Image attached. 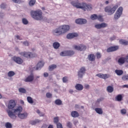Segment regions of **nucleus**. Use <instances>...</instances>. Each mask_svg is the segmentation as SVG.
Wrapping results in <instances>:
<instances>
[{
	"instance_id": "f257e3e1",
	"label": "nucleus",
	"mask_w": 128,
	"mask_h": 128,
	"mask_svg": "<svg viewBox=\"0 0 128 128\" xmlns=\"http://www.w3.org/2000/svg\"><path fill=\"white\" fill-rule=\"evenodd\" d=\"M22 112V107L20 106L15 109L14 112L10 110H7L8 116H10V118H12V120H16V116H18V118L22 120L26 118H28V114L27 112L20 114Z\"/></svg>"
},
{
	"instance_id": "f03ea898",
	"label": "nucleus",
	"mask_w": 128,
	"mask_h": 128,
	"mask_svg": "<svg viewBox=\"0 0 128 128\" xmlns=\"http://www.w3.org/2000/svg\"><path fill=\"white\" fill-rule=\"evenodd\" d=\"M71 4H72L73 6H75L76 8H80L82 10H84V12H86V10H92V5L86 2L80 3L78 1H72Z\"/></svg>"
},
{
	"instance_id": "7ed1b4c3",
	"label": "nucleus",
	"mask_w": 128,
	"mask_h": 128,
	"mask_svg": "<svg viewBox=\"0 0 128 128\" xmlns=\"http://www.w3.org/2000/svg\"><path fill=\"white\" fill-rule=\"evenodd\" d=\"M70 30V26L62 25L52 30L54 36H60L62 34H66Z\"/></svg>"
},
{
	"instance_id": "20e7f679",
	"label": "nucleus",
	"mask_w": 128,
	"mask_h": 128,
	"mask_svg": "<svg viewBox=\"0 0 128 128\" xmlns=\"http://www.w3.org/2000/svg\"><path fill=\"white\" fill-rule=\"evenodd\" d=\"M30 14L32 18L34 20H41L44 18V17H42V12L40 10L35 11L32 10Z\"/></svg>"
},
{
	"instance_id": "39448f33",
	"label": "nucleus",
	"mask_w": 128,
	"mask_h": 128,
	"mask_svg": "<svg viewBox=\"0 0 128 128\" xmlns=\"http://www.w3.org/2000/svg\"><path fill=\"white\" fill-rule=\"evenodd\" d=\"M118 8V6L117 4L115 5L113 7L108 6L104 8V11L106 12H108L109 16H112V14H114V12Z\"/></svg>"
},
{
	"instance_id": "423d86ee",
	"label": "nucleus",
	"mask_w": 128,
	"mask_h": 128,
	"mask_svg": "<svg viewBox=\"0 0 128 128\" xmlns=\"http://www.w3.org/2000/svg\"><path fill=\"white\" fill-rule=\"evenodd\" d=\"M19 54H20V56H24L25 58H30L38 56L36 54H32L30 52H20L19 53Z\"/></svg>"
},
{
	"instance_id": "0eeeda50",
	"label": "nucleus",
	"mask_w": 128,
	"mask_h": 128,
	"mask_svg": "<svg viewBox=\"0 0 128 128\" xmlns=\"http://www.w3.org/2000/svg\"><path fill=\"white\" fill-rule=\"evenodd\" d=\"M122 10H123V8H122V6H120L118 9L116 14L114 15V18H115V20H118V18H120V16L122 14Z\"/></svg>"
},
{
	"instance_id": "6e6552de",
	"label": "nucleus",
	"mask_w": 128,
	"mask_h": 128,
	"mask_svg": "<svg viewBox=\"0 0 128 128\" xmlns=\"http://www.w3.org/2000/svg\"><path fill=\"white\" fill-rule=\"evenodd\" d=\"M74 52L73 50H66L60 53V56H74Z\"/></svg>"
},
{
	"instance_id": "1a4fd4ad",
	"label": "nucleus",
	"mask_w": 128,
	"mask_h": 128,
	"mask_svg": "<svg viewBox=\"0 0 128 128\" xmlns=\"http://www.w3.org/2000/svg\"><path fill=\"white\" fill-rule=\"evenodd\" d=\"M86 68L84 67H82L80 70L78 72V78H82V76L84 75V74H86Z\"/></svg>"
},
{
	"instance_id": "9d476101",
	"label": "nucleus",
	"mask_w": 128,
	"mask_h": 128,
	"mask_svg": "<svg viewBox=\"0 0 128 128\" xmlns=\"http://www.w3.org/2000/svg\"><path fill=\"white\" fill-rule=\"evenodd\" d=\"M74 48L76 50H86V46L84 44H80V46L74 45Z\"/></svg>"
},
{
	"instance_id": "9b49d317",
	"label": "nucleus",
	"mask_w": 128,
	"mask_h": 128,
	"mask_svg": "<svg viewBox=\"0 0 128 128\" xmlns=\"http://www.w3.org/2000/svg\"><path fill=\"white\" fill-rule=\"evenodd\" d=\"M16 106V101L14 100H11L8 102V110H12V108H14Z\"/></svg>"
},
{
	"instance_id": "f8f14e48",
	"label": "nucleus",
	"mask_w": 128,
	"mask_h": 128,
	"mask_svg": "<svg viewBox=\"0 0 128 128\" xmlns=\"http://www.w3.org/2000/svg\"><path fill=\"white\" fill-rule=\"evenodd\" d=\"M96 76H98L100 78H103V80H106L110 78V75L109 74H96Z\"/></svg>"
},
{
	"instance_id": "ddd939ff",
	"label": "nucleus",
	"mask_w": 128,
	"mask_h": 128,
	"mask_svg": "<svg viewBox=\"0 0 128 128\" xmlns=\"http://www.w3.org/2000/svg\"><path fill=\"white\" fill-rule=\"evenodd\" d=\"M12 60L16 64H22L24 62V60L20 57L14 56L12 58Z\"/></svg>"
},
{
	"instance_id": "4468645a",
	"label": "nucleus",
	"mask_w": 128,
	"mask_h": 128,
	"mask_svg": "<svg viewBox=\"0 0 128 128\" xmlns=\"http://www.w3.org/2000/svg\"><path fill=\"white\" fill-rule=\"evenodd\" d=\"M118 46H112L106 50L107 52H116V50H118Z\"/></svg>"
},
{
	"instance_id": "2eb2a0df",
	"label": "nucleus",
	"mask_w": 128,
	"mask_h": 128,
	"mask_svg": "<svg viewBox=\"0 0 128 128\" xmlns=\"http://www.w3.org/2000/svg\"><path fill=\"white\" fill-rule=\"evenodd\" d=\"M76 22L78 24H86L87 21L86 19L78 18L76 20Z\"/></svg>"
},
{
	"instance_id": "dca6fc26",
	"label": "nucleus",
	"mask_w": 128,
	"mask_h": 128,
	"mask_svg": "<svg viewBox=\"0 0 128 128\" xmlns=\"http://www.w3.org/2000/svg\"><path fill=\"white\" fill-rule=\"evenodd\" d=\"M94 26L96 28L100 29V28H106V26H108V24L104 22H103L100 24H96Z\"/></svg>"
},
{
	"instance_id": "f3484780",
	"label": "nucleus",
	"mask_w": 128,
	"mask_h": 128,
	"mask_svg": "<svg viewBox=\"0 0 128 128\" xmlns=\"http://www.w3.org/2000/svg\"><path fill=\"white\" fill-rule=\"evenodd\" d=\"M34 75H30L24 80V82H30L34 80Z\"/></svg>"
},
{
	"instance_id": "a211bd4d",
	"label": "nucleus",
	"mask_w": 128,
	"mask_h": 128,
	"mask_svg": "<svg viewBox=\"0 0 128 128\" xmlns=\"http://www.w3.org/2000/svg\"><path fill=\"white\" fill-rule=\"evenodd\" d=\"M78 34L76 33H70L67 34L66 38L68 39L74 38H76Z\"/></svg>"
},
{
	"instance_id": "6ab92c4d",
	"label": "nucleus",
	"mask_w": 128,
	"mask_h": 128,
	"mask_svg": "<svg viewBox=\"0 0 128 128\" xmlns=\"http://www.w3.org/2000/svg\"><path fill=\"white\" fill-rule=\"evenodd\" d=\"M126 58H124V57H121L118 60V63L119 64L122 65V64H124V62H126Z\"/></svg>"
},
{
	"instance_id": "aec40b11",
	"label": "nucleus",
	"mask_w": 128,
	"mask_h": 128,
	"mask_svg": "<svg viewBox=\"0 0 128 128\" xmlns=\"http://www.w3.org/2000/svg\"><path fill=\"white\" fill-rule=\"evenodd\" d=\"M88 60L90 62H94V60H96V56H94V54H90L88 56Z\"/></svg>"
},
{
	"instance_id": "412c9836",
	"label": "nucleus",
	"mask_w": 128,
	"mask_h": 128,
	"mask_svg": "<svg viewBox=\"0 0 128 128\" xmlns=\"http://www.w3.org/2000/svg\"><path fill=\"white\" fill-rule=\"evenodd\" d=\"M44 62L41 61L38 64H37V67L36 68V70H38V68H42L44 66Z\"/></svg>"
},
{
	"instance_id": "4be33fe9",
	"label": "nucleus",
	"mask_w": 128,
	"mask_h": 128,
	"mask_svg": "<svg viewBox=\"0 0 128 128\" xmlns=\"http://www.w3.org/2000/svg\"><path fill=\"white\" fill-rule=\"evenodd\" d=\"M71 116L72 118H78L80 114L76 111H72L71 112Z\"/></svg>"
},
{
	"instance_id": "5701e85b",
	"label": "nucleus",
	"mask_w": 128,
	"mask_h": 128,
	"mask_svg": "<svg viewBox=\"0 0 128 128\" xmlns=\"http://www.w3.org/2000/svg\"><path fill=\"white\" fill-rule=\"evenodd\" d=\"M75 88L77 90H84V86H82L81 84H76Z\"/></svg>"
},
{
	"instance_id": "b1692460",
	"label": "nucleus",
	"mask_w": 128,
	"mask_h": 128,
	"mask_svg": "<svg viewBox=\"0 0 128 128\" xmlns=\"http://www.w3.org/2000/svg\"><path fill=\"white\" fill-rule=\"evenodd\" d=\"M115 73L117 76H122L124 74V71L120 70H115Z\"/></svg>"
},
{
	"instance_id": "393cba45",
	"label": "nucleus",
	"mask_w": 128,
	"mask_h": 128,
	"mask_svg": "<svg viewBox=\"0 0 128 128\" xmlns=\"http://www.w3.org/2000/svg\"><path fill=\"white\" fill-rule=\"evenodd\" d=\"M40 122V120H31L30 122V124H32V126H34V124H38V122Z\"/></svg>"
},
{
	"instance_id": "a878e982",
	"label": "nucleus",
	"mask_w": 128,
	"mask_h": 128,
	"mask_svg": "<svg viewBox=\"0 0 128 128\" xmlns=\"http://www.w3.org/2000/svg\"><path fill=\"white\" fill-rule=\"evenodd\" d=\"M52 46L56 50H58V48H60V43H58V42H54L53 43Z\"/></svg>"
},
{
	"instance_id": "bb28decb",
	"label": "nucleus",
	"mask_w": 128,
	"mask_h": 128,
	"mask_svg": "<svg viewBox=\"0 0 128 128\" xmlns=\"http://www.w3.org/2000/svg\"><path fill=\"white\" fill-rule=\"evenodd\" d=\"M95 111L98 114H102V108H96Z\"/></svg>"
},
{
	"instance_id": "cd10ccee",
	"label": "nucleus",
	"mask_w": 128,
	"mask_h": 128,
	"mask_svg": "<svg viewBox=\"0 0 128 128\" xmlns=\"http://www.w3.org/2000/svg\"><path fill=\"white\" fill-rule=\"evenodd\" d=\"M115 98L117 102H121V100H122V94H118Z\"/></svg>"
},
{
	"instance_id": "c85d7f7f",
	"label": "nucleus",
	"mask_w": 128,
	"mask_h": 128,
	"mask_svg": "<svg viewBox=\"0 0 128 128\" xmlns=\"http://www.w3.org/2000/svg\"><path fill=\"white\" fill-rule=\"evenodd\" d=\"M120 42L121 44H124V46H128V42L124 40L121 39L120 40Z\"/></svg>"
},
{
	"instance_id": "c756f323",
	"label": "nucleus",
	"mask_w": 128,
	"mask_h": 128,
	"mask_svg": "<svg viewBox=\"0 0 128 128\" xmlns=\"http://www.w3.org/2000/svg\"><path fill=\"white\" fill-rule=\"evenodd\" d=\"M54 104L57 106H62V102L60 99H57L55 100Z\"/></svg>"
},
{
	"instance_id": "7c9ffc66",
	"label": "nucleus",
	"mask_w": 128,
	"mask_h": 128,
	"mask_svg": "<svg viewBox=\"0 0 128 128\" xmlns=\"http://www.w3.org/2000/svg\"><path fill=\"white\" fill-rule=\"evenodd\" d=\"M106 90L108 92H114V88H112V86H108Z\"/></svg>"
},
{
	"instance_id": "2f4dec72",
	"label": "nucleus",
	"mask_w": 128,
	"mask_h": 128,
	"mask_svg": "<svg viewBox=\"0 0 128 128\" xmlns=\"http://www.w3.org/2000/svg\"><path fill=\"white\" fill-rule=\"evenodd\" d=\"M14 74H16V73L13 71H10L8 73V76L9 78H12V76H14Z\"/></svg>"
},
{
	"instance_id": "473e14b6",
	"label": "nucleus",
	"mask_w": 128,
	"mask_h": 128,
	"mask_svg": "<svg viewBox=\"0 0 128 128\" xmlns=\"http://www.w3.org/2000/svg\"><path fill=\"white\" fill-rule=\"evenodd\" d=\"M54 68H56V64H52L49 66V70H54Z\"/></svg>"
},
{
	"instance_id": "72a5a7b5",
	"label": "nucleus",
	"mask_w": 128,
	"mask_h": 128,
	"mask_svg": "<svg viewBox=\"0 0 128 128\" xmlns=\"http://www.w3.org/2000/svg\"><path fill=\"white\" fill-rule=\"evenodd\" d=\"M27 100L29 104H34V100H32V98L30 96L27 97Z\"/></svg>"
},
{
	"instance_id": "f704fd0d",
	"label": "nucleus",
	"mask_w": 128,
	"mask_h": 128,
	"mask_svg": "<svg viewBox=\"0 0 128 128\" xmlns=\"http://www.w3.org/2000/svg\"><path fill=\"white\" fill-rule=\"evenodd\" d=\"M5 126L6 128H12V124L8 122L5 124Z\"/></svg>"
},
{
	"instance_id": "c9c22d12",
	"label": "nucleus",
	"mask_w": 128,
	"mask_h": 128,
	"mask_svg": "<svg viewBox=\"0 0 128 128\" xmlns=\"http://www.w3.org/2000/svg\"><path fill=\"white\" fill-rule=\"evenodd\" d=\"M34 4H36V0H30L29 6H34Z\"/></svg>"
},
{
	"instance_id": "e433bc0d",
	"label": "nucleus",
	"mask_w": 128,
	"mask_h": 128,
	"mask_svg": "<svg viewBox=\"0 0 128 128\" xmlns=\"http://www.w3.org/2000/svg\"><path fill=\"white\" fill-rule=\"evenodd\" d=\"M91 20H98V15L96 14H94L91 16H90Z\"/></svg>"
},
{
	"instance_id": "4c0bfd02",
	"label": "nucleus",
	"mask_w": 128,
	"mask_h": 128,
	"mask_svg": "<svg viewBox=\"0 0 128 128\" xmlns=\"http://www.w3.org/2000/svg\"><path fill=\"white\" fill-rule=\"evenodd\" d=\"M18 90L20 92H22V94H26V90L24 88H20Z\"/></svg>"
},
{
	"instance_id": "58836bf2",
	"label": "nucleus",
	"mask_w": 128,
	"mask_h": 128,
	"mask_svg": "<svg viewBox=\"0 0 128 128\" xmlns=\"http://www.w3.org/2000/svg\"><path fill=\"white\" fill-rule=\"evenodd\" d=\"M122 80H128V74L123 76L122 78Z\"/></svg>"
},
{
	"instance_id": "ea45409f",
	"label": "nucleus",
	"mask_w": 128,
	"mask_h": 128,
	"mask_svg": "<svg viewBox=\"0 0 128 128\" xmlns=\"http://www.w3.org/2000/svg\"><path fill=\"white\" fill-rule=\"evenodd\" d=\"M36 112L39 114L40 116H44V114L40 112V111L38 110H36Z\"/></svg>"
},
{
	"instance_id": "a19ab883",
	"label": "nucleus",
	"mask_w": 128,
	"mask_h": 128,
	"mask_svg": "<svg viewBox=\"0 0 128 128\" xmlns=\"http://www.w3.org/2000/svg\"><path fill=\"white\" fill-rule=\"evenodd\" d=\"M46 96L48 98H52V94H50V92H47L46 94Z\"/></svg>"
},
{
	"instance_id": "79ce46f5",
	"label": "nucleus",
	"mask_w": 128,
	"mask_h": 128,
	"mask_svg": "<svg viewBox=\"0 0 128 128\" xmlns=\"http://www.w3.org/2000/svg\"><path fill=\"white\" fill-rule=\"evenodd\" d=\"M22 22L24 24H28V21L25 18H22Z\"/></svg>"
},
{
	"instance_id": "37998d69",
	"label": "nucleus",
	"mask_w": 128,
	"mask_h": 128,
	"mask_svg": "<svg viewBox=\"0 0 128 128\" xmlns=\"http://www.w3.org/2000/svg\"><path fill=\"white\" fill-rule=\"evenodd\" d=\"M97 20H100V22H102L104 20V18H102V16H97Z\"/></svg>"
},
{
	"instance_id": "c03bdc74",
	"label": "nucleus",
	"mask_w": 128,
	"mask_h": 128,
	"mask_svg": "<svg viewBox=\"0 0 128 128\" xmlns=\"http://www.w3.org/2000/svg\"><path fill=\"white\" fill-rule=\"evenodd\" d=\"M68 76H64L62 78L63 82H68Z\"/></svg>"
},
{
	"instance_id": "a18cd8bd",
	"label": "nucleus",
	"mask_w": 128,
	"mask_h": 128,
	"mask_svg": "<svg viewBox=\"0 0 128 128\" xmlns=\"http://www.w3.org/2000/svg\"><path fill=\"white\" fill-rule=\"evenodd\" d=\"M54 124H58V117L56 116L54 118Z\"/></svg>"
},
{
	"instance_id": "49530a36",
	"label": "nucleus",
	"mask_w": 128,
	"mask_h": 128,
	"mask_svg": "<svg viewBox=\"0 0 128 128\" xmlns=\"http://www.w3.org/2000/svg\"><path fill=\"white\" fill-rule=\"evenodd\" d=\"M122 114H126V109H122L120 110Z\"/></svg>"
},
{
	"instance_id": "de8ad7c7",
	"label": "nucleus",
	"mask_w": 128,
	"mask_h": 128,
	"mask_svg": "<svg viewBox=\"0 0 128 128\" xmlns=\"http://www.w3.org/2000/svg\"><path fill=\"white\" fill-rule=\"evenodd\" d=\"M13 2H14V4H20L22 2V0H12Z\"/></svg>"
},
{
	"instance_id": "09e8293b",
	"label": "nucleus",
	"mask_w": 128,
	"mask_h": 128,
	"mask_svg": "<svg viewBox=\"0 0 128 128\" xmlns=\"http://www.w3.org/2000/svg\"><path fill=\"white\" fill-rule=\"evenodd\" d=\"M96 56L97 58H102V55L100 54V52H97L96 54Z\"/></svg>"
},
{
	"instance_id": "8fccbe9b",
	"label": "nucleus",
	"mask_w": 128,
	"mask_h": 128,
	"mask_svg": "<svg viewBox=\"0 0 128 128\" xmlns=\"http://www.w3.org/2000/svg\"><path fill=\"white\" fill-rule=\"evenodd\" d=\"M66 126L68 128H72V122H68L66 124Z\"/></svg>"
},
{
	"instance_id": "3c124183",
	"label": "nucleus",
	"mask_w": 128,
	"mask_h": 128,
	"mask_svg": "<svg viewBox=\"0 0 128 128\" xmlns=\"http://www.w3.org/2000/svg\"><path fill=\"white\" fill-rule=\"evenodd\" d=\"M57 128H62V125L60 123H58L56 124Z\"/></svg>"
},
{
	"instance_id": "603ef678",
	"label": "nucleus",
	"mask_w": 128,
	"mask_h": 128,
	"mask_svg": "<svg viewBox=\"0 0 128 128\" xmlns=\"http://www.w3.org/2000/svg\"><path fill=\"white\" fill-rule=\"evenodd\" d=\"M6 4H2L0 6V8H6Z\"/></svg>"
},
{
	"instance_id": "864d4df0",
	"label": "nucleus",
	"mask_w": 128,
	"mask_h": 128,
	"mask_svg": "<svg viewBox=\"0 0 128 128\" xmlns=\"http://www.w3.org/2000/svg\"><path fill=\"white\" fill-rule=\"evenodd\" d=\"M44 78H48V73L44 72Z\"/></svg>"
},
{
	"instance_id": "5fc2aeb1",
	"label": "nucleus",
	"mask_w": 128,
	"mask_h": 128,
	"mask_svg": "<svg viewBox=\"0 0 128 128\" xmlns=\"http://www.w3.org/2000/svg\"><path fill=\"white\" fill-rule=\"evenodd\" d=\"M84 88H86V90H88L90 88V85L86 84L84 86Z\"/></svg>"
},
{
	"instance_id": "6e6d98bb",
	"label": "nucleus",
	"mask_w": 128,
	"mask_h": 128,
	"mask_svg": "<svg viewBox=\"0 0 128 128\" xmlns=\"http://www.w3.org/2000/svg\"><path fill=\"white\" fill-rule=\"evenodd\" d=\"M24 46H28V41L24 42Z\"/></svg>"
},
{
	"instance_id": "4d7b16f0",
	"label": "nucleus",
	"mask_w": 128,
	"mask_h": 128,
	"mask_svg": "<svg viewBox=\"0 0 128 128\" xmlns=\"http://www.w3.org/2000/svg\"><path fill=\"white\" fill-rule=\"evenodd\" d=\"M16 38H17V40H22V38H20V36H16Z\"/></svg>"
},
{
	"instance_id": "13d9d810",
	"label": "nucleus",
	"mask_w": 128,
	"mask_h": 128,
	"mask_svg": "<svg viewBox=\"0 0 128 128\" xmlns=\"http://www.w3.org/2000/svg\"><path fill=\"white\" fill-rule=\"evenodd\" d=\"M48 128H54V125L50 124Z\"/></svg>"
},
{
	"instance_id": "bf43d9fd",
	"label": "nucleus",
	"mask_w": 128,
	"mask_h": 128,
	"mask_svg": "<svg viewBox=\"0 0 128 128\" xmlns=\"http://www.w3.org/2000/svg\"><path fill=\"white\" fill-rule=\"evenodd\" d=\"M48 128V125L44 124L42 126V128Z\"/></svg>"
},
{
	"instance_id": "052dcab7",
	"label": "nucleus",
	"mask_w": 128,
	"mask_h": 128,
	"mask_svg": "<svg viewBox=\"0 0 128 128\" xmlns=\"http://www.w3.org/2000/svg\"><path fill=\"white\" fill-rule=\"evenodd\" d=\"M104 99L102 98H99L98 100V102H102Z\"/></svg>"
},
{
	"instance_id": "680f3d73",
	"label": "nucleus",
	"mask_w": 128,
	"mask_h": 128,
	"mask_svg": "<svg viewBox=\"0 0 128 128\" xmlns=\"http://www.w3.org/2000/svg\"><path fill=\"white\" fill-rule=\"evenodd\" d=\"M69 92H70V94H72V92H74V90H70Z\"/></svg>"
},
{
	"instance_id": "e2e57ef3",
	"label": "nucleus",
	"mask_w": 128,
	"mask_h": 128,
	"mask_svg": "<svg viewBox=\"0 0 128 128\" xmlns=\"http://www.w3.org/2000/svg\"><path fill=\"white\" fill-rule=\"evenodd\" d=\"M75 108H80V106L78 104H76L75 106Z\"/></svg>"
},
{
	"instance_id": "0e129e2a",
	"label": "nucleus",
	"mask_w": 128,
	"mask_h": 128,
	"mask_svg": "<svg viewBox=\"0 0 128 128\" xmlns=\"http://www.w3.org/2000/svg\"><path fill=\"white\" fill-rule=\"evenodd\" d=\"M124 88H128V84L124 85Z\"/></svg>"
},
{
	"instance_id": "69168bd1",
	"label": "nucleus",
	"mask_w": 128,
	"mask_h": 128,
	"mask_svg": "<svg viewBox=\"0 0 128 128\" xmlns=\"http://www.w3.org/2000/svg\"><path fill=\"white\" fill-rule=\"evenodd\" d=\"M108 1H106V2H105V4H108Z\"/></svg>"
},
{
	"instance_id": "338daca9",
	"label": "nucleus",
	"mask_w": 128,
	"mask_h": 128,
	"mask_svg": "<svg viewBox=\"0 0 128 128\" xmlns=\"http://www.w3.org/2000/svg\"><path fill=\"white\" fill-rule=\"evenodd\" d=\"M126 62H128V56L126 57Z\"/></svg>"
},
{
	"instance_id": "774afa93",
	"label": "nucleus",
	"mask_w": 128,
	"mask_h": 128,
	"mask_svg": "<svg viewBox=\"0 0 128 128\" xmlns=\"http://www.w3.org/2000/svg\"><path fill=\"white\" fill-rule=\"evenodd\" d=\"M21 104H24V102L23 100H22V101H21Z\"/></svg>"
}]
</instances>
